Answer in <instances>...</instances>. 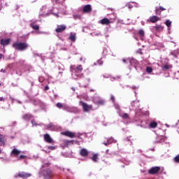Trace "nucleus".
Returning <instances> with one entry per match:
<instances>
[{
	"instance_id": "obj_12",
	"label": "nucleus",
	"mask_w": 179,
	"mask_h": 179,
	"mask_svg": "<svg viewBox=\"0 0 179 179\" xmlns=\"http://www.w3.org/2000/svg\"><path fill=\"white\" fill-rule=\"evenodd\" d=\"M83 12L84 13H90L92 12V6L90 4L85 6L83 8Z\"/></svg>"
},
{
	"instance_id": "obj_40",
	"label": "nucleus",
	"mask_w": 179,
	"mask_h": 179,
	"mask_svg": "<svg viewBox=\"0 0 179 179\" xmlns=\"http://www.w3.org/2000/svg\"><path fill=\"white\" fill-rule=\"evenodd\" d=\"M111 100L114 103V101H115V97H114V96H111Z\"/></svg>"
},
{
	"instance_id": "obj_57",
	"label": "nucleus",
	"mask_w": 179,
	"mask_h": 179,
	"mask_svg": "<svg viewBox=\"0 0 179 179\" xmlns=\"http://www.w3.org/2000/svg\"><path fill=\"white\" fill-rule=\"evenodd\" d=\"M71 71H73V68H71Z\"/></svg>"
},
{
	"instance_id": "obj_26",
	"label": "nucleus",
	"mask_w": 179,
	"mask_h": 179,
	"mask_svg": "<svg viewBox=\"0 0 179 179\" xmlns=\"http://www.w3.org/2000/svg\"><path fill=\"white\" fill-rule=\"evenodd\" d=\"M31 27H32L34 30H38L40 29L38 25H35L34 24H31Z\"/></svg>"
},
{
	"instance_id": "obj_22",
	"label": "nucleus",
	"mask_w": 179,
	"mask_h": 179,
	"mask_svg": "<svg viewBox=\"0 0 179 179\" xmlns=\"http://www.w3.org/2000/svg\"><path fill=\"white\" fill-rule=\"evenodd\" d=\"M120 117L124 120H128L129 118V115L127 113H123L122 115H120Z\"/></svg>"
},
{
	"instance_id": "obj_44",
	"label": "nucleus",
	"mask_w": 179,
	"mask_h": 179,
	"mask_svg": "<svg viewBox=\"0 0 179 179\" xmlns=\"http://www.w3.org/2000/svg\"><path fill=\"white\" fill-rule=\"evenodd\" d=\"M45 90H50V87H48V85L45 86Z\"/></svg>"
},
{
	"instance_id": "obj_50",
	"label": "nucleus",
	"mask_w": 179,
	"mask_h": 179,
	"mask_svg": "<svg viewBox=\"0 0 179 179\" xmlns=\"http://www.w3.org/2000/svg\"><path fill=\"white\" fill-rule=\"evenodd\" d=\"M20 159H23V155H20Z\"/></svg>"
},
{
	"instance_id": "obj_43",
	"label": "nucleus",
	"mask_w": 179,
	"mask_h": 179,
	"mask_svg": "<svg viewBox=\"0 0 179 179\" xmlns=\"http://www.w3.org/2000/svg\"><path fill=\"white\" fill-rule=\"evenodd\" d=\"M103 145H105V146H108L110 143H108V141H107V142L103 143Z\"/></svg>"
},
{
	"instance_id": "obj_8",
	"label": "nucleus",
	"mask_w": 179,
	"mask_h": 179,
	"mask_svg": "<svg viewBox=\"0 0 179 179\" xmlns=\"http://www.w3.org/2000/svg\"><path fill=\"white\" fill-rule=\"evenodd\" d=\"M44 141L45 142H47V143H52V145H54V140H52V138L48 134H45L44 135Z\"/></svg>"
},
{
	"instance_id": "obj_20",
	"label": "nucleus",
	"mask_w": 179,
	"mask_h": 179,
	"mask_svg": "<svg viewBox=\"0 0 179 179\" xmlns=\"http://www.w3.org/2000/svg\"><path fill=\"white\" fill-rule=\"evenodd\" d=\"M47 129H49L50 131H54V124L50 123L47 125Z\"/></svg>"
},
{
	"instance_id": "obj_7",
	"label": "nucleus",
	"mask_w": 179,
	"mask_h": 179,
	"mask_svg": "<svg viewBox=\"0 0 179 179\" xmlns=\"http://www.w3.org/2000/svg\"><path fill=\"white\" fill-rule=\"evenodd\" d=\"M13 48L18 50L19 51L23 50V43H15L13 44Z\"/></svg>"
},
{
	"instance_id": "obj_9",
	"label": "nucleus",
	"mask_w": 179,
	"mask_h": 179,
	"mask_svg": "<svg viewBox=\"0 0 179 179\" xmlns=\"http://www.w3.org/2000/svg\"><path fill=\"white\" fill-rule=\"evenodd\" d=\"M62 135H64V136H68L69 138H75L76 136V134L72 131H64L61 133Z\"/></svg>"
},
{
	"instance_id": "obj_27",
	"label": "nucleus",
	"mask_w": 179,
	"mask_h": 179,
	"mask_svg": "<svg viewBox=\"0 0 179 179\" xmlns=\"http://www.w3.org/2000/svg\"><path fill=\"white\" fill-rule=\"evenodd\" d=\"M138 34L140 37H143V36H145V31H143V29H140L138 31Z\"/></svg>"
},
{
	"instance_id": "obj_15",
	"label": "nucleus",
	"mask_w": 179,
	"mask_h": 179,
	"mask_svg": "<svg viewBox=\"0 0 179 179\" xmlns=\"http://www.w3.org/2000/svg\"><path fill=\"white\" fill-rule=\"evenodd\" d=\"M9 43H10V39H1L0 41V44L1 45H8Z\"/></svg>"
},
{
	"instance_id": "obj_14",
	"label": "nucleus",
	"mask_w": 179,
	"mask_h": 179,
	"mask_svg": "<svg viewBox=\"0 0 179 179\" xmlns=\"http://www.w3.org/2000/svg\"><path fill=\"white\" fill-rule=\"evenodd\" d=\"M162 68L163 71H167V69H171L173 66L169 63H166L165 64H162Z\"/></svg>"
},
{
	"instance_id": "obj_16",
	"label": "nucleus",
	"mask_w": 179,
	"mask_h": 179,
	"mask_svg": "<svg viewBox=\"0 0 179 179\" xmlns=\"http://www.w3.org/2000/svg\"><path fill=\"white\" fill-rule=\"evenodd\" d=\"M69 39L71 41H76V34L75 33H71L70 34V36H69Z\"/></svg>"
},
{
	"instance_id": "obj_34",
	"label": "nucleus",
	"mask_w": 179,
	"mask_h": 179,
	"mask_svg": "<svg viewBox=\"0 0 179 179\" xmlns=\"http://www.w3.org/2000/svg\"><path fill=\"white\" fill-rule=\"evenodd\" d=\"M174 162H175V163H179V155H177V156L174 158Z\"/></svg>"
},
{
	"instance_id": "obj_39",
	"label": "nucleus",
	"mask_w": 179,
	"mask_h": 179,
	"mask_svg": "<svg viewBox=\"0 0 179 179\" xmlns=\"http://www.w3.org/2000/svg\"><path fill=\"white\" fill-rule=\"evenodd\" d=\"M159 8L161 10V12L163 10H166V8L164 7L159 6Z\"/></svg>"
},
{
	"instance_id": "obj_11",
	"label": "nucleus",
	"mask_w": 179,
	"mask_h": 179,
	"mask_svg": "<svg viewBox=\"0 0 179 179\" xmlns=\"http://www.w3.org/2000/svg\"><path fill=\"white\" fill-rule=\"evenodd\" d=\"M160 20V18L156 15H152L150 17L149 20L148 22H150L151 23H157Z\"/></svg>"
},
{
	"instance_id": "obj_18",
	"label": "nucleus",
	"mask_w": 179,
	"mask_h": 179,
	"mask_svg": "<svg viewBox=\"0 0 179 179\" xmlns=\"http://www.w3.org/2000/svg\"><path fill=\"white\" fill-rule=\"evenodd\" d=\"M5 145V140L3 139V136L0 134V146H3Z\"/></svg>"
},
{
	"instance_id": "obj_52",
	"label": "nucleus",
	"mask_w": 179,
	"mask_h": 179,
	"mask_svg": "<svg viewBox=\"0 0 179 179\" xmlns=\"http://www.w3.org/2000/svg\"><path fill=\"white\" fill-rule=\"evenodd\" d=\"M90 92H94V90H90Z\"/></svg>"
},
{
	"instance_id": "obj_48",
	"label": "nucleus",
	"mask_w": 179,
	"mask_h": 179,
	"mask_svg": "<svg viewBox=\"0 0 179 179\" xmlns=\"http://www.w3.org/2000/svg\"><path fill=\"white\" fill-rule=\"evenodd\" d=\"M101 34H100V33H98V34H95V36H101Z\"/></svg>"
},
{
	"instance_id": "obj_46",
	"label": "nucleus",
	"mask_w": 179,
	"mask_h": 179,
	"mask_svg": "<svg viewBox=\"0 0 179 179\" xmlns=\"http://www.w3.org/2000/svg\"><path fill=\"white\" fill-rule=\"evenodd\" d=\"M0 101H3V97H0Z\"/></svg>"
},
{
	"instance_id": "obj_19",
	"label": "nucleus",
	"mask_w": 179,
	"mask_h": 179,
	"mask_svg": "<svg viewBox=\"0 0 179 179\" xmlns=\"http://www.w3.org/2000/svg\"><path fill=\"white\" fill-rule=\"evenodd\" d=\"M157 127V122H151L150 123V128H156Z\"/></svg>"
},
{
	"instance_id": "obj_1",
	"label": "nucleus",
	"mask_w": 179,
	"mask_h": 179,
	"mask_svg": "<svg viewBox=\"0 0 179 179\" xmlns=\"http://www.w3.org/2000/svg\"><path fill=\"white\" fill-rule=\"evenodd\" d=\"M82 71H83V66L82 65L80 64L76 67L74 75L76 78H75V79H78V78H82V76H83V73H80Z\"/></svg>"
},
{
	"instance_id": "obj_53",
	"label": "nucleus",
	"mask_w": 179,
	"mask_h": 179,
	"mask_svg": "<svg viewBox=\"0 0 179 179\" xmlns=\"http://www.w3.org/2000/svg\"><path fill=\"white\" fill-rule=\"evenodd\" d=\"M2 152V150H0V155H1V153Z\"/></svg>"
},
{
	"instance_id": "obj_23",
	"label": "nucleus",
	"mask_w": 179,
	"mask_h": 179,
	"mask_svg": "<svg viewBox=\"0 0 179 179\" xmlns=\"http://www.w3.org/2000/svg\"><path fill=\"white\" fill-rule=\"evenodd\" d=\"M24 118L27 120H31V118H33V115H30V114H26L24 116Z\"/></svg>"
},
{
	"instance_id": "obj_6",
	"label": "nucleus",
	"mask_w": 179,
	"mask_h": 179,
	"mask_svg": "<svg viewBox=\"0 0 179 179\" xmlns=\"http://www.w3.org/2000/svg\"><path fill=\"white\" fill-rule=\"evenodd\" d=\"M66 30V25L62 24V25H57V29H55L56 33H62L63 31H65Z\"/></svg>"
},
{
	"instance_id": "obj_4",
	"label": "nucleus",
	"mask_w": 179,
	"mask_h": 179,
	"mask_svg": "<svg viewBox=\"0 0 179 179\" xmlns=\"http://www.w3.org/2000/svg\"><path fill=\"white\" fill-rule=\"evenodd\" d=\"M159 171H160V166H154L149 169V174H159Z\"/></svg>"
},
{
	"instance_id": "obj_56",
	"label": "nucleus",
	"mask_w": 179,
	"mask_h": 179,
	"mask_svg": "<svg viewBox=\"0 0 179 179\" xmlns=\"http://www.w3.org/2000/svg\"><path fill=\"white\" fill-rule=\"evenodd\" d=\"M88 82H90V78L88 79Z\"/></svg>"
},
{
	"instance_id": "obj_10",
	"label": "nucleus",
	"mask_w": 179,
	"mask_h": 179,
	"mask_svg": "<svg viewBox=\"0 0 179 179\" xmlns=\"http://www.w3.org/2000/svg\"><path fill=\"white\" fill-rule=\"evenodd\" d=\"M98 23H99V24H105L106 26H108V24H110L111 21H110L108 18L104 17L103 19L99 20Z\"/></svg>"
},
{
	"instance_id": "obj_58",
	"label": "nucleus",
	"mask_w": 179,
	"mask_h": 179,
	"mask_svg": "<svg viewBox=\"0 0 179 179\" xmlns=\"http://www.w3.org/2000/svg\"><path fill=\"white\" fill-rule=\"evenodd\" d=\"M85 87H87V86H85Z\"/></svg>"
},
{
	"instance_id": "obj_3",
	"label": "nucleus",
	"mask_w": 179,
	"mask_h": 179,
	"mask_svg": "<svg viewBox=\"0 0 179 179\" xmlns=\"http://www.w3.org/2000/svg\"><path fill=\"white\" fill-rule=\"evenodd\" d=\"M93 101L95 104H97L98 106H104V104L106 103L104 99H101V98L100 97H95L93 99Z\"/></svg>"
},
{
	"instance_id": "obj_29",
	"label": "nucleus",
	"mask_w": 179,
	"mask_h": 179,
	"mask_svg": "<svg viewBox=\"0 0 179 179\" xmlns=\"http://www.w3.org/2000/svg\"><path fill=\"white\" fill-rule=\"evenodd\" d=\"M23 177L24 178H28V177H31V174L29 173H24Z\"/></svg>"
},
{
	"instance_id": "obj_21",
	"label": "nucleus",
	"mask_w": 179,
	"mask_h": 179,
	"mask_svg": "<svg viewBox=\"0 0 179 179\" xmlns=\"http://www.w3.org/2000/svg\"><path fill=\"white\" fill-rule=\"evenodd\" d=\"M52 177V174H51V173L44 174L45 179H50Z\"/></svg>"
},
{
	"instance_id": "obj_31",
	"label": "nucleus",
	"mask_w": 179,
	"mask_h": 179,
	"mask_svg": "<svg viewBox=\"0 0 179 179\" xmlns=\"http://www.w3.org/2000/svg\"><path fill=\"white\" fill-rule=\"evenodd\" d=\"M165 24L167 26V27H171V22L169 20H168L166 21Z\"/></svg>"
},
{
	"instance_id": "obj_54",
	"label": "nucleus",
	"mask_w": 179,
	"mask_h": 179,
	"mask_svg": "<svg viewBox=\"0 0 179 179\" xmlns=\"http://www.w3.org/2000/svg\"><path fill=\"white\" fill-rule=\"evenodd\" d=\"M72 90H73V91H75V88H72Z\"/></svg>"
},
{
	"instance_id": "obj_47",
	"label": "nucleus",
	"mask_w": 179,
	"mask_h": 179,
	"mask_svg": "<svg viewBox=\"0 0 179 179\" xmlns=\"http://www.w3.org/2000/svg\"><path fill=\"white\" fill-rule=\"evenodd\" d=\"M54 15H55V16H57V17H59V15H58V14H57V13H54Z\"/></svg>"
},
{
	"instance_id": "obj_36",
	"label": "nucleus",
	"mask_w": 179,
	"mask_h": 179,
	"mask_svg": "<svg viewBox=\"0 0 179 179\" xmlns=\"http://www.w3.org/2000/svg\"><path fill=\"white\" fill-rule=\"evenodd\" d=\"M48 149L50 150H55V146H48Z\"/></svg>"
},
{
	"instance_id": "obj_38",
	"label": "nucleus",
	"mask_w": 179,
	"mask_h": 179,
	"mask_svg": "<svg viewBox=\"0 0 179 179\" xmlns=\"http://www.w3.org/2000/svg\"><path fill=\"white\" fill-rule=\"evenodd\" d=\"M122 61H123V62H124V64H127V62H128V61H129V62H131V60H130V59H123Z\"/></svg>"
},
{
	"instance_id": "obj_51",
	"label": "nucleus",
	"mask_w": 179,
	"mask_h": 179,
	"mask_svg": "<svg viewBox=\"0 0 179 179\" xmlns=\"http://www.w3.org/2000/svg\"><path fill=\"white\" fill-rule=\"evenodd\" d=\"M2 59V54H0V59Z\"/></svg>"
},
{
	"instance_id": "obj_45",
	"label": "nucleus",
	"mask_w": 179,
	"mask_h": 179,
	"mask_svg": "<svg viewBox=\"0 0 179 179\" xmlns=\"http://www.w3.org/2000/svg\"><path fill=\"white\" fill-rule=\"evenodd\" d=\"M115 108H117V110H120V106L118 105H115Z\"/></svg>"
},
{
	"instance_id": "obj_49",
	"label": "nucleus",
	"mask_w": 179,
	"mask_h": 179,
	"mask_svg": "<svg viewBox=\"0 0 179 179\" xmlns=\"http://www.w3.org/2000/svg\"><path fill=\"white\" fill-rule=\"evenodd\" d=\"M131 8H132V6L129 5V9H131Z\"/></svg>"
},
{
	"instance_id": "obj_42",
	"label": "nucleus",
	"mask_w": 179,
	"mask_h": 179,
	"mask_svg": "<svg viewBox=\"0 0 179 179\" xmlns=\"http://www.w3.org/2000/svg\"><path fill=\"white\" fill-rule=\"evenodd\" d=\"M31 124H32L33 126L37 125V124H36V121H34V120L31 121Z\"/></svg>"
},
{
	"instance_id": "obj_41",
	"label": "nucleus",
	"mask_w": 179,
	"mask_h": 179,
	"mask_svg": "<svg viewBox=\"0 0 179 179\" xmlns=\"http://www.w3.org/2000/svg\"><path fill=\"white\" fill-rule=\"evenodd\" d=\"M98 64H99V65H103V61L99 60V61H98Z\"/></svg>"
},
{
	"instance_id": "obj_2",
	"label": "nucleus",
	"mask_w": 179,
	"mask_h": 179,
	"mask_svg": "<svg viewBox=\"0 0 179 179\" xmlns=\"http://www.w3.org/2000/svg\"><path fill=\"white\" fill-rule=\"evenodd\" d=\"M80 106H82L83 110L85 113H87L89 111H91V110H93V106L89 105L83 101H80Z\"/></svg>"
},
{
	"instance_id": "obj_32",
	"label": "nucleus",
	"mask_w": 179,
	"mask_h": 179,
	"mask_svg": "<svg viewBox=\"0 0 179 179\" xmlns=\"http://www.w3.org/2000/svg\"><path fill=\"white\" fill-rule=\"evenodd\" d=\"M56 106L58 108H64V104L61 103H57Z\"/></svg>"
},
{
	"instance_id": "obj_33",
	"label": "nucleus",
	"mask_w": 179,
	"mask_h": 179,
	"mask_svg": "<svg viewBox=\"0 0 179 179\" xmlns=\"http://www.w3.org/2000/svg\"><path fill=\"white\" fill-rule=\"evenodd\" d=\"M63 143H64V146H68V145H69V141L64 140Z\"/></svg>"
},
{
	"instance_id": "obj_5",
	"label": "nucleus",
	"mask_w": 179,
	"mask_h": 179,
	"mask_svg": "<svg viewBox=\"0 0 179 179\" xmlns=\"http://www.w3.org/2000/svg\"><path fill=\"white\" fill-rule=\"evenodd\" d=\"M22 153V151L16 149V148H14L12 152H10V157H17L18 156H20Z\"/></svg>"
},
{
	"instance_id": "obj_37",
	"label": "nucleus",
	"mask_w": 179,
	"mask_h": 179,
	"mask_svg": "<svg viewBox=\"0 0 179 179\" xmlns=\"http://www.w3.org/2000/svg\"><path fill=\"white\" fill-rule=\"evenodd\" d=\"M27 47H29V45H27V43H23V50H26V48H27Z\"/></svg>"
},
{
	"instance_id": "obj_28",
	"label": "nucleus",
	"mask_w": 179,
	"mask_h": 179,
	"mask_svg": "<svg viewBox=\"0 0 179 179\" xmlns=\"http://www.w3.org/2000/svg\"><path fill=\"white\" fill-rule=\"evenodd\" d=\"M146 72H148V73H152V72H153V69H152V67L148 66L146 68Z\"/></svg>"
},
{
	"instance_id": "obj_17",
	"label": "nucleus",
	"mask_w": 179,
	"mask_h": 179,
	"mask_svg": "<svg viewBox=\"0 0 179 179\" xmlns=\"http://www.w3.org/2000/svg\"><path fill=\"white\" fill-rule=\"evenodd\" d=\"M155 30H157V31H163L164 27L162 25H157L155 27Z\"/></svg>"
},
{
	"instance_id": "obj_25",
	"label": "nucleus",
	"mask_w": 179,
	"mask_h": 179,
	"mask_svg": "<svg viewBox=\"0 0 179 179\" xmlns=\"http://www.w3.org/2000/svg\"><path fill=\"white\" fill-rule=\"evenodd\" d=\"M155 13H156V15H158L159 16H160V15H162V11L159 8V7L155 8Z\"/></svg>"
},
{
	"instance_id": "obj_35",
	"label": "nucleus",
	"mask_w": 179,
	"mask_h": 179,
	"mask_svg": "<svg viewBox=\"0 0 179 179\" xmlns=\"http://www.w3.org/2000/svg\"><path fill=\"white\" fill-rule=\"evenodd\" d=\"M107 141H108V143H109L110 145V143H113V142H114V138H108Z\"/></svg>"
},
{
	"instance_id": "obj_13",
	"label": "nucleus",
	"mask_w": 179,
	"mask_h": 179,
	"mask_svg": "<svg viewBox=\"0 0 179 179\" xmlns=\"http://www.w3.org/2000/svg\"><path fill=\"white\" fill-rule=\"evenodd\" d=\"M80 156H83V157H86L89 155V151L85 148L81 149L80 152Z\"/></svg>"
},
{
	"instance_id": "obj_30",
	"label": "nucleus",
	"mask_w": 179,
	"mask_h": 179,
	"mask_svg": "<svg viewBox=\"0 0 179 179\" xmlns=\"http://www.w3.org/2000/svg\"><path fill=\"white\" fill-rule=\"evenodd\" d=\"M23 178V174L22 173H17L15 175V178Z\"/></svg>"
},
{
	"instance_id": "obj_24",
	"label": "nucleus",
	"mask_w": 179,
	"mask_h": 179,
	"mask_svg": "<svg viewBox=\"0 0 179 179\" xmlns=\"http://www.w3.org/2000/svg\"><path fill=\"white\" fill-rule=\"evenodd\" d=\"M92 159L93 162H97L99 160V155L94 154Z\"/></svg>"
},
{
	"instance_id": "obj_55",
	"label": "nucleus",
	"mask_w": 179,
	"mask_h": 179,
	"mask_svg": "<svg viewBox=\"0 0 179 179\" xmlns=\"http://www.w3.org/2000/svg\"><path fill=\"white\" fill-rule=\"evenodd\" d=\"M11 100H12V101H13V98H11Z\"/></svg>"
}]
</instances>
